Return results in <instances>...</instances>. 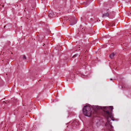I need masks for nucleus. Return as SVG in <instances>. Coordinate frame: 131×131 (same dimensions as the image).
Segmentation results:
<instances>
[{
  "instance_id": "obj_1",
  "label": "nucleus",
  "mask_w": 131,
  "mask_h": 131,
  "mask_svg": "<svg viewBox=\"0 0 131 131\" xmlns=\"http://www.w3.org/2000/svg\"><path fill=\"white\" fill-rule=\"evenodd\" d=\"M113 107L112 106L102 107L98 106H86L83 109V114L85 116H95L96 115L102 114L107 119L109 117H112Z\"/></svg>"
},
{
  "instance_id": "obj_2",
  "label": "nucleus",
  "mask_w": 131,
  "mask_h": 131,
  "mask_svg": "<svg viewBox=\"0 0 131 131\" xmlns=\"http://www.w3.org/2000/svg\"><path fill=\"white\" fill-rule=\"evenodd\" d=\"M68 20L70 21V25H73L77 23V20L75 17H72L71 18H68Z\"/></svg>"
},
{
  "instance_id": "obj_3",
  "label": "nucleus",
  "mask_w": 131,
  "mask_h": 131,
  "mask_svg": "<svg viewBox=\"0 0 131 131\" xmlns=\"http://www.w3.org/2000/svg\"><path fill=\"white\" fill-rule=\"evenodd\" d=\"M92 30V29L89 27L85 28H82L81 30L82 32L83 33L85 32V33H87L89 34H91Z\"/></svg>"
},
{
  "instance_id": "obj_4",
  "label": "nucleus",
  "mask_w": 131,
  "mask_h": 131,
  "mask_svg": "<svg viewBox=\"0 0 131 131\" xmlns=\"http://www.w3.org/2000/svg\"><path fill=\"white\" fill-rule=\"evenodd\" d=\"M112 13H113V12L111 13L107 12L106 13H105L103 15L102 17H104L107 16L110 18H113L114 17V14H113V16L111 17L112 15Z\"/></svg>"
},
{
  "instance_id": "obj_5",
  "label": "nucleus",
  "mask_w": 131,
  "mask_h": 131,
  "mask_svg": "<svg viewBox=\"0 0 131 131\" xmlns=\"http://www.w3.org/2000/svg\"><path fill=\"white\" fill-rule=\"evenodd\" d=\"M105 127L110 131H114L113 129V127L110 123H105Z\"/></svg>"
},
{
  "instance_id": "obj_6",
  "label": "nucleus",
  "mask_w": 131,
  "mask_h": 131,
  "mask_svg": "<svg viewBox=\"0 0 131 131\" xmlns=\"http://www.w3.org/2000/svg\"><path fill=\"white\" fill-rule=\"evenodd\" d=\"M48 16L50 17V18H53L55 17L56 16V15L54 12H52V11H50L48 12Z\"/></svg>"
},
{
  "instance_id": "obj_7",
  "label": "nucleus",
  "mask_w": 131,
  "mask_h": 131,
  "mask_svg": "<svg viewBox=\"0 0 131 131\" xmlns=\"http://www.w3.org/2000/svg\"><path fill=\"white\" fill-rule=\"evenodd\" d=\"M93 1V0H88L86 2H84V4L85 5V6H86L88 5L90 3Z\"/></svg>"
},
{
  "instance_id": "obj_8",
  "label": "nucleus",
  "mask_w": 131,
  "mask_h": 131,
  "mask_svg": "<svg viewBox=\"0 0 131 131\" xmlns=\"http://www.w3.org/2000/svg\"><path fill=\"white\" fill-rule=\"evenodd\" d=\"M115 53H113L110 55L109 57L111 58L112 59L113 57L115 56Z\"/></svg>"
},
{
  "instance_id": "obj_9",
  "label": "nucleus",
  "mask_w": 131,
  "mask_h": 131,
  "mask_svg": "<svg viewBox=\"0 0 131 131\" xmlns=\"http://www.w3.org/2000/svg\"><path fill=\"white\" fill-rule=\"evenodd\" d=\"M71 124H72V125H73L72 126H73V127H75L76 126H75L76 125V124H75V123H71Z\"/></svg>"
},
{
  "instance_id": "obj_10",
  "label": "nucleus",
  "mask_w": 131,
  "mask_h": 131,
  "mask_svg": "<svg viewBox=\"0 0 131 131\" xmlns=\"http://www.w3.org/2000/svg\"><path fill=\"white\" fill-rule=\"evenodd\" d=\"M26 57L25 55H24L23 56V59H26Z\"/></svg>"
},
{
  "instance_id": "obj_11",
  "label": "nucleus",
  "mask_w": 131,
  "mask_h": 131,
  "mask_svg": "<svg viewBox=\"0 0 131 131\" xmlns=\"http://www.w3.org/2000/svg\"><path fill=\"white\" fill-rule=\"evenodd\" d=\"M67 19H64V22H63V24H64V23H65L66 22V21H67Z\"/></svg>"
},
{
  "instance_id": "obj_12",
  "label": "nucleus",
  "mask_w": 131,
  "mask_h": 131,
  "mask_svg": "<svg viewBox=\"0 0 131 131\" xmlns=\"http://www.w3.org/2000/svg\"><path fill=\"white\" fill-rule=\"evenodd\" d=\"M9 102V101H6V102L5 101H4V103H6V104H7Z\"/></svg>"
},
{
  "instance_id": "obj_13",
  "label": "nucleus",
  "mask_w": 131,
  "mask_h": 131,
  "mask_svg": "<svg viewBox=\"0 0 131 131\" xmlns=\"http://www.w3.org/2000/svg\"><path fill=\"white\" fill-rule=\"evenodd\" d=\"M129 14H131V13H130L129 12H128V13H127V14L128 15V16H129Z\"/></svg>"
},
{
  "instance_id": "obj_14",
  "label": "nucleus",
  "mask_w": 131,
  "mask_h": 131,
  "mask_svg": "<svg viewBox=\"0 0 131 131\" xmlns=\"http://www.w3.org/2000/svg\"><path fill=\"white\" fill-rule=\"evenodd\" d=\"M80 48V47H77V49H78V50H80V49H79V48Z\"/></svg>"
},
{
  "instance_id": "obj_15",
  "label": "nucleus",
  "mask_w": 131,
  "mask_h": 131,
  "mask_svg": "<svg viewBox=\"0 0 131 131\" xmlns=\"http://www.w3.org/2000/svg\"><path fill=\"white\" fill-rule=\"evenodd\" d=\"M112 26H115V24H114V23H113Z\"/></svg>"
},
{
  "instance_id": "obj_16",
  "label": "nucleus",
  "mask_w": 131,
  "mask_h": 131,
  "mask_svg": "<svg viewBox=\"0 0 131 131\" xmlns=\"http://www.w3.org/2000/svg\"><path fill=\"white\" fill-rule=\"evenodd\" d=\"M20 121H21V122H23V121H22V120H20Z\"/></svg>"
},
{
  "instance_id": "obj_17",
  "label": "nucleus",
  "mask_w": 131,
  "mask_h": 131,
  "mask_svg": "<svg viewBox=\"0 0 131 131\" xmlns=\"http://www.w3.org/2000/svg\"><path fill=\"white\" fill-rule=\"evenodd\" d=\"M72 123H76V122H72Z\"/></svg>"
},
{
  "instance_id": "obj_18",
  "label": "nucleus",
  "mask_w": 131,
  "mask_h": 131,
  "mask_svg": "<svg viewBox=\"0 0 131 131\" xmlns=\"http://www.w3.org/2000/svg\"><path fill=\"white\" fill-rule=\"evenodd\" d=\"M22 1V0H20V2H21V1Z\"/></svg>"
},
{
  "instance_id": "obj_19",
  "label": "nucleus",
  "mask_w": 131,
  "mask_h": 131,
  "mask_svg": "<svg viewBox=\"0 0 131 131\" xmlns=\"http://www.w3.org/2000/svg\"><path fill=\"white\" fill-rule=\"evenodd\" d=\"M34 117H35V116L34 115H33V117L34 118Z\"/></svg>"
},
{
  "instance_id": "obj_20",
  "label": "nucleus",
  "mask_w": 131,
  "mask_h": 131,
  "mask_svg": "<svg viewBox=\"0 0 131 131\" xmlns=\"http://www.w3.org/2000/svg\"><path fill=\"white\" fill-rule=\"evenodd\" d=\"M106 123H109V122H107Z\"/></svg>"
},
{
  "instance_id": "obj_21",
  "label": "nucleus",
  "mask_w": 131,
  "mask_h": 131,
  "mask_svg": "<svg viewBox=\"0 0 131 131\" xmlns=\"http://www.w3.org/2000/svg\"><path fill=\"white\" fill-rule=\"evenodd\" d=\"M69 79L68 80V79L67 80V81H68V80H69Z\"/></svg>"
},
{
  "instance_id": "obj_22",
  "label": "nucleus",
  "mask_w": 131,
  "mask_h": 131,
  "mask_svg": "<svg viewBox=\"0 0 131 131\" xmlns=\"http://www.w3.org/2000/svg\"><path fill=\"white\" fill-rule=\"evenodd\" d=\"M112 119V120H113V121H114V119Z\"/></svg>"
},
{
  "instance_id": "obj_23",
  "label": "nucleus",
  "mask_w": 131,
  "mask_h": 131,
  "mask_svg": "<svg viewBox=\"0 0 131 131\" xmlns=\"http://www.w3.org/2000/svg\"><path fill=\"white\" fill-rule=\"evenodd\" d=\"M111 80H112V79H111Z\"/></svg>"
},
{
  "instance_id": "obj_24",
  "label": "nucleus",
  "mask_w": 131,
  "mask_h": 131,
  "mask_svg": "<svg viewBox=\"0 0 131 131\" xmlns=\"http://www.w3.org/2000/svg\"><path fill=\"white\" fill-rule=\"evenodd\" d=\"M20 123H19V125H20Z\"/></svg>"
},
{
  "instance_id": "obj_25",
  "label": "nucleus",
  "mask_w": 131,
  "mask_h": 131,
  "mask_svg": "<svg viewBox=\"0 0 131 131\" xmlns=\"http://www.w3.org/2000/svg\"><path fill=\"white\" fill-rule=\"evenodd\" d=\"M40 80H39V81H40Z\"/></svg>"
},
{
  "instance_id": "obj_26",
  "label": "nucleus",
  "mask_w": 131,
  "mask_h": 131,
  "mask_svg": "<svg viewBox=\"0 0 131 131\" xmlns=\"http://www.w3.org/2000/svg\"><path fill=\"white\" fill-rule=\"evenodd\" d=\"M14 102H16L15 101H14Z\"/></svg>"
},
{
  "instance_id": "obj_27",
  "label": "nucleus",
  "mask_w": 131,
  "mask_h": 131,
  "mask_svg": "<svg viewBox=\"0 0 131 131\" xmlns=\"http://www.w3.org/2000/svg\"><path fill=\"white\" fill-rule=\"evenodd\" d=\"M68 123H67V125L68 124Z\"/></svg>"
},
{
  "instance_id": "obj_28",
  "label": "nucleus",
  "mask_w": 131,
  "mask_h": 131,
  "mask_svg": "<svg viewBox=\"0 0 131 131\" xmlns=\"http://www.w3.org/2000/svg\"><path fill=\"white\" fill-rule=\"evenodd\" d=\"M3 7H4V5H3Z\"/></svg>"
},
{
  "instance_id": "obj_29",
  "label": "nucleus",
  "mask_w": 131,
  "mask_h": 131,
  "mask_svg": "<svg viewBox=\"0 0 131 131\" xmlns=\"http://www.w3.org/2000/svg\"><path fill=\"white\" fill-rule=\"evenodd\" d=\"M32 8H34V7H32Z\"/></svg>"
},
{
  "instance_id": "obj_30",
  "label": "nucleus",
  "mask_w": 131,
  "mask_h": 131,
  "mask_svg": "<svg viewBox=\"0 0 131 131\" xmlns=\"http://www.w3.org/2000/svg\"><path fill=\"white\" fill-rule=\"evenodd\" d=\"M24 122H25V120Z\"/></svg>"
}]
</instances>
